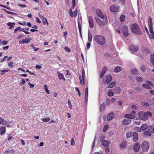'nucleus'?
Segmentation results:
<instances>
[{"instance_id":"nucleus-57","label":"nucleus","mask_w":154,"mask_h":154,"mask_svg":"<svg viewBox=\"0 0 154 154\" xmlns=\"http://www.w3.org/2000/svg\"><path fill=\"white\" fill-rule=\"evenodd\" d=\"M78 10L77 9H76L74 11V15L75 17H76L77 16Z\"/></svg>"},{"instance_id":"nucleus-2","label":"nucleus","mask_w":154,"mask_h":154,"mask_svg":"<svg viewBox=\"0 0 154 154\" xmlns=\"http://www.w3.org/2000/svg\"><path fill=\"white\" fill-rule=\"evenodd\" d=\"M94 39L95 42L100 45H104L106 43L105 37L101 35H96L94 36Z\"/></svg>"},{"instance_id":"nucleus-38","label":"nucleus","mask_w":154,"mask_h":154,"mask_svg":"<svg viewBox=\"0 0 154 154\" xmlns=\"http://www.w3.org/2000/svg\"><path fill=\"white\" fill-rule=\"evenodd\" d=\"M146 66L144 65H142L140 67V69L143 72H144L146 71Z\"/></svg>"},{"instance_id":"nucleus-59","label":"nucleus","mask_w":154,"mask_h":154,"mask_svg":"<svg viewBox=\"0 0 154 154\" xmlns=\"http://www.w3.org/2000/svg\"><path fill=\"white\" fill-rule=\"evenodd\" d=\"M105 151L106 152H109L110 151L109 148L107 147H105Z\"/></svg>"},{"instance_id":"nucleus-8","label":"nucleus","mask_w":154,"mask_h":154,"mask_svg":"<svg viewBox=\"0 0 154 154\" xmlns=\"http://www.w3.org/2000/svg\"><path fill=\"white\" fill-rule=\"evenodd\" d=\"M110 11L113 12H116L119 11V8L118 6L112 5L110 8Z\"/></svg>"},{"instance_id":"nucleus-43","label":"nucleus","mask_w":154,"mask_h":154,"mask_svg":"<svg viewBox=\"0 0 154 154\" xmlns=\"http://www.w3.org/2000/svg\"><path fill=\"white\" fill-rule=\"evenodd\" d=\"M108 125L107 124H106L105 125V126H104V127L103 128V132H106V131L108 129Z\"/></svg>"},{"instance_id":"nucleus-19","label":"nucleus","mask_w":154,"mask_h":154,"mask_svg":"<svg viewBox=\"0 0 154 154\" xmlns=\"http://www.w3.org/2000/svg\"><path fill=\"white\" fill-rule=\"evenodd\" d=\"M57 73L58 74V78L60 79H62L64 81L66 80V79L64 78V75L63 74L61 73L59 71H58Z\"/></svg>"},{"instance_id":"nucleus-9","label":"nucleus","mask_w":154,"mask_h":154,"mask_svg":"<svg viewBox=\"0 0 154 154\" xmlns=\"http://www.w3.org/2000/svg\"><path fill=\"white\" fill-rule=\"evenodd\" d=\"M129 49L132 52H137L138 49V47L135 45H131L129 47Z\"/></svg>"},{"instance_id":"nucleus-26","label":"nucleus","mask_w":154,"mask_h":154,"mask_svg":"<svg viewBox=\"0 0 154 154\" xmlns=\"http://www.w3.org/2000/svg\"><path fill=\"white\" fill-rule=\"evenodd\" d=\"M115 82H112L111 83L109 84L108 86V88H113L116 84Z\"/></svg>"},{"instance_id":"nucleus-10","label":"nucleus","mask_w":154,"mask_h":154,"mask_svg":"<svg viewBox=\"0 0 154 154\" xmlns=\"http://www.w3.org/2000/svg\"><path fill=\"white\" fill-rule=\"evenodd\" d=\"M140 147V143L138 142H136L134 145L133 148L134 151L135 152H137L139 151Z\"/></svg>"},{"instance_id":"nucleus-13","label":"nucleus","mask_w":154,"mask_h":154,"mask_svg":"<svg viewBox=\"0 0 154 154\" xmlns=\"http://www.w3.org/2000/svg\"><path fill=\"white\" fill-rule=\"evenodd\" d=\"M132 136L133 137V141L134 142L137 141L138 137V133L136 132H134L133 133Z\"/></svg>"},{"instance_id":"nucleus-42","label":"nucleus","mask_w":154,"mask_h":154,"mask_svg":"<svg viewBox=\"0 0 154 154\" xmlns=\"http://www.w3.org/2000/svg\"><path fill=\"white\" fill-rule=\"evenodd\" d=\"M42 20L43 23L44 25H45L46 24H47V25H48V23L46 18H45L44 19Z\"/></svg>"},{"instance_id":"nucleus-15","label":"nucleus","mask_w":154,"mask_h":154,"mask_svg":"<svg viewBox=\"0 0 154 154\" xmlns=\"http://www.w3.org/2000/svg\"><path fill=\"white\" fill-rule=\"evenodd\" d=\"M125 117L126 118L133 119L135 118L136 116L131 114H126L125 115Z\"/></svg>"},{"instance_id":"nucleus-16","label":"nucleus","mask_w":154,"mask_h":154,"mask_svg":"<svg viewBox=\"0 0 154 154\" xmlns=\"http://www.w3.org/2000/svg\"><path fill=\"white\" fill-rule=\"evenodd\" d=\"M115 93L119 94L121 92L122 90L119 87H116L113 89Z\"/></svg>"},{"instance_id":"nucleus-3","label":"nucleus","mask_w":154,"mask_h":154,"mask_svg":"<svg viewBox=\"0 0 154 154\" xmlns=\"http://www.w3.org/2000/svg\"><path fill=\"white\" fill-rule=\"evenodd\" d=\"M152 114L150 112L147 111L146 112L143 111H140L138 113L139 117L143 121H146L148 119L149 116H151Z\"/></svg>"},{"instance_id":"nucleus-17","label":"nucleus","mask_w":154,"mask_h":154,"mask_svg":"<svg viewBox=\"0 0 154 154\" xmlns=\"http://www.w3.org/2000/svg\"><path fill=\"white\" fill-rule=\"evenodd\" d=\"M151 133L149 131H145L143 132V136L145 137H148L151 135Z\"/></svg>"},{"instance_id":"nucleus-14","label":"nucleus","mask_w":154,"mask_h":154,"mask_svg":"<svg viewBox=\"0 0 154 154\" xmlns=\"http://www.w3.org/2000/svg\"><path fill=\"white\" fill-rule=\"evenodd\" d=\"M131 120L129 119H124L122 121V124L124 125H129L131 122Z\"/></svg>"},{"instance_id":"nucleus-51","label":"nucleus","mask_w":154,"mask_h":154,"mask_svg":"<svg viewBox=\"0 0 154 154\" xmlns=\"http://www.w3.org/2000/svg\"><path fill=\"white\" fill-rule=\"evenodd\" d=\"M35 20L36 22L38 23H41V21L40 20V19L39 18L37 17L35 18Z\"/></svg>"},{"instance_id":"nucleus-27","label":"nucleus","mask_w":154,"mask_h":154,"mask_svg":"<svg viewBox=\"0 0 154 154\" xmlns=\"http://www.w3.org/2000/svg\"><path fill=\"white\" fill-rule=\"evenodd\" d=\"M150 60L152 64L154 65V54L151 55Z\"/></svg>"},{"instance_id":"nucleus-31","label":"nucleus","mask_w":154,"mask_h":154,"mask_svg":"<svg viewBox=\"0 0 154 154\" xmlns=\"http://www.w3.org/2000/svg\"><path fill=\"white\" fill-rule=\"evenodd\" d=\"M148 128L146 124H143L141 127V128L142 131H144Z\"/></svg>"},{"instance_id":"nucleus-63","label":"nucleus","mask_w":154,"mask_h":154,"mask_svg":"<svg viewBox=\"0 0 154 154\" xmlns=\"http://www.w3.org/2000/svg\"><path fill=\"white\" fill-rule=\"evenodd\" d=\"M75 144L74 139V138H72L71 140V145H74Z\"/></svg>"},{"instance_id":"nucleus-34","label":"nucleus","mask_w":154,"mask_h":154,"mask_svg":"<svg viewBox=\"0 0 154 154\" xmlns=\"http://www.w3.org/2000/svg\"><path fill=\"white\" fill-rule=\"evenodd\" d=\"M141 103L142 105L144 106H149V104L148 103L145 102V101H142L141 102Z\"/></svg>"},{"instance_id":"nucleus-45","label":"nucleus","mask_w":154,"mask_h":154,"mask_svg":"<svg viewBox=\"0 0 154 154\" xmlns=\"http://www.w3.org/2000/svg\"><path fill=\"white\" fill-rule=\"evenodd\" d=\"M13 63L12 61L9 62L8 64V66L11 68H12L13 66Z\"/></svg>"},{"instance_id":"nucleus-30","label":"nucleus","mask_w":154,"mask_h":154,"mask_svg":"<svg viewBox=\"0 0 154 154\" xmlns=\"http://www.w3.org/2000/svg\"><path fill=\"white\" fill-rule=\"evenodd\" d=\"M105 104L104 103H103L100 106V111L101 110H103L105 108Z\"/></svg>"},{"instance_id":"nucleus-39","label":"nucleus","mask_w":154,"mask_h":154,"mask_svg":"<svg viewBox=\"0 0 154 154\" xmlns=\"http://www.w3.org/2000/svg\"><path fill=\"white\" fill-rule=\"evenodd\" d=\"M132 135V133L131 132H128L126 134V136L127 138H129L131 137Z\"/></svg>"},{"instance_id":"nucleus-58","label":"nucleus","mask_w":154,"mask_h":154,"mask_svg":"<svg viewBox=\"0 0 154 154\" xmlns=\"http://www.w3.org/2000/svg\"><path fill=\"white\" fill-rule=\"evenodd\" d=\"M105 72H103L101 71L100 72V78L102 79L103 76L105 74Z\"/></svg>"},{"instance_id":"nucleus-1","label":"nucleus","mask_w":154,"mask_h":154,"mask_svg":"<svg viewBox=\"0 0 154 154\" xmlns=\"http://www.w3.org/2000/svg\"><path fill=\"white\" fill-rule=\"evenodd\" d=\"M96 12L99 17L102 19H104L103 21H102L98 17H96L95 19L98 25L101 27L103 26L106 25L108 23L107 20L106 18L104 19V16L101 10L99 9H97L96 10Z\"/></svg>"},{"instance_id":"nucleus-46","label":"nucleus","mask_w":154,"mask_h":154,"mask_svg":"<svg viewBox=\"0 0 154 154\" xmlns=\"http://www.w3.org/2000/svg\"><path fill=\"white\" fill-rule=\"evenodd\" d=\"M149 32L151 34H153L154 33L153 30V27H149Z\"/></svg>"},{"instance_id":"nucleus-47","label":"nucleus","mask_w":154,"mask_h":154,"mask_svg":"<svg viewBox=\"0 0 154 154\" xmlns=\"http://www.w3.org/2000/svg\"><path fill=\"white\" fill-rule=\"evenodd\" d=\"M7 121H5L4 119H2V120L1 121V123L2 125H5L7 123Z\"/></svg>"},{"instance_id":"nucleus-21","label":"nucleus","mask_w":154,"mask_h":154,"mask_svg":"<svg viewBox=\"0 0 154 154\" xmlns=\"http://www.w3.org/2000/svg\"><path fill=\"white\" fill-rule=\"evenodd\" d=\"M107 94L109 97L113 96L114 95V93L112 92V89H109L107 92Z\"/></svg>"},{"instance_id":"nucleus-37","label":"nucleus","mask_w":154,"mask_h":154,"mask_svg":"<svg viewBox=\"0 0 154 154\" xmlns=\"http://www.w3.org/2000/svg\"><path fill=\"white\" fill-rule=\"evenodd\" d=\"M78 28L79 30V32L80 33V34L81 36H82V28H81V26L80 24L78 22Z\"/></svg>"},{"instance_id":"nucleus-6","label":"nucleus","mask_w":154,"mask_h":154,"mask_svg":"<svg viewBox=\"0 0 154 154\" xmlns=\"http://www.w3.org/2000/svg\"><path fill=\"white\" fill-rule=\"evenodd\" d=\"M122 32L123 34L125 37H126L128 35V29L127 26L125 25L123 26Z\"/></svg>"},{"instance_id":"nucleus-29","label":"nucleus","mask_w":154,"mask_h":154,"mask_svg":"<svg viewBox=\"0 0 154 154\" xmlns=\"http://www.w3.org/2000/svg\"><path fill=\"white\" fill-rule=\"evenodd\" d=\"M109 144V142L107 140H104L103 141L102 144L104 146H106L108 145Z\"/></svg>"},{"instance_id":"nucleus-32","label":"nucleus","mask_w":154,"mask_h":154,"mask_svg":"<svg viewBox=\"0 0 154 154\" xmlns=\"http://www.w3.org/2000/svg\"><path fill=\"white\" fill-rule=\"evenodd\" d=\"M9 71L8 69L1 70L0 71L2 72L1 74V75H3L5 74L6 72H8Z\"/></svg>"},{"instance_id":"nucleus-4","label":"nucleus","mask_w":154,"mask_h":154,"mask_svg":"<svg viewBox=\"0 0 154 154\" xmlns=\"http://www.w3.org/2000/svg\"><path fill=\"white\" fill-rule=\"evenodd\" d=\"M131 30L133 33L139 35H142V32L138 26L135 23L132 24L131 25Z\"/></svg>"},{"instance_id":"nucleus-36","label":"nucleus","mask_w":154,"mask_h":154,"mask_svg":"<svg viewBox=\"0 0 154 154\" xmlns=\"http://www.w3.org/2000/svg\"><path fill=\"white\" fill-rule=\"evenodd\" d=\"M145 88L148 89H151V87L148 85L146 84H143L142 85Z\"/></svg>"},{"instance_id":"nucleus-33","label":"nucleus","mask_w":154,"mask_h":154,"mask_svg":"<svg viewBox=\"0 0 154 154\" xmlns=\"http://www.w3.org/2000/svg\"><path fill=\"white\" fill-rule=\"evenodd\" d=\"M134 123L137 125H140L141 123V121L139 119H136L134 120Z\"/></svg>"},{"instance_id":"nucleus-64","label":"nucleus","mask_w":154,"mask_h":154,"mask_svg":"<svg viewBox=\"0 0 154 154\" xmlns=\"http://www.w3.org/2000/svg\"><path fill=\"white\" fill-rule=\"evenodd\" d=\"M64 49L68 52H70V49L67 47H65L64 48Z\"/></svg>"},{"instance_id":"nucleus-7","label":"nucleus","mask_w":154,"mask_h":154,"mask_svg":"<svg viewBox=\"0 0 154 154\" xmlns=\"http://www.w3.org/2000/svg\"><path fill=\"white\" fill-rule=\"evenodd\" d=\"M112 77L111 75H107L104 79L103 81L104 83H107V84L109 83L112 81Z\"/></svg>"},{"instance_id":"nucleus-56","label":"nucleus","mask_w":154,"mask_h":154,"mask_svg":"<svg viewBox=\"0 0 154 154\" xmlns=\"http://www.w3.org/2000/svg\"><path fill=\"white\" fill-rule=\"evenodd\" d=\"M88 85H87V87L85 90V95H88Z\"/></svg>"},{"instance_id":"nucleus-50","label":"nucleus","mask_w":154,"mask_h":154,"mask_svg":"<svg viewBox=\"0 0 154 154\" xmlns=\"http://www.w3.org/2000/svg\"><path fill=\"white\" fill-rule=\"evenodd\" d=\"M137 80L138 82H141L143 80L142 78L140 77H137Z\"/></svg>"},{"instance_id":"nucleus-11","label":"nucleus","mask_w":154,"mask_h":154,"mask_svg":"<svg viewBox=\"0 0 154 154\" xmlns=\"http://www.w3.org/2000/svg\"><path fill=\"white\" fill-rule=\"evenodd\" d=\"M88 22L89 26L90 28H93L94 27V25L93 20V18L91 16H89L88 17Z\"/></svg>"},{"instance_id":"nucleus-28","label":"nucleus","mask_w":154,"mask_h":154,"mask_svg":"<svg viewBox=\"0 0 154 154\" xmlns=\"http://www.w3.org/2000/svg\"><path fill=\"white\" fill-rule=\"evenodd\" d=\"M126 143L125 142H122L120 144V146L122 149H124L125 148L126 146Z\"/></svg>"},{"instance_id":"nucleus-20","label":"nucleus","mask_w":154,"mask_h":154,"mask_svg":"<svg viewBox=\"0 0 154 154\" xmlns=\"http://www.w3.org/2000/svg\"><path fill=\"white\" fill-rule=\"evenodd\" d=\"M148 24L149 27L153 26L152 19L151 17H149L148 18Z\"/></svg>"},{"instance_id":"nucleus-5","label":"nucleus","mask_w":154,"mask_h":154,"mask_svg":"<svg viewBox=\"0 0 154 154\" xmlns=\"http://www.w3.org/2000/svg\"><path fill=\"white\" fill-rule=\"evenodd\" d=\"M149 144L147 141H144L141 145V147L143 151L147 152L149 148Z\"/></svg>"},{"instance_id":"nucleus-48","label":"nucleus","mask_w":154,"mask_h":154,"mask_svg":"<svg viewBox=\"0 0 154 154\" xmlns=\"http://www.w3.org/2000/svg\"><path fill=\"white\" fill-rule=\"evenodd\" d=\"M50 120V118L49 117H48L43 119L42 120L44 122H47L49 121Z\"/></svg>"},{"instance_id":"nucleus-25","label":"nucleus","mask_w":154,"mask_h":154,"mask_svg":"<svg viewBox=\"0 0 154 154\" xmlns=\"http://www.w3.org/2000/svg\"><path fill=\"white\" fill-rule=\"evenodd\" d=\"M88 40L90 42H91L92 40V35L91 34V33L90 31L89 30L88 31Z\"/></svg>"},{"instance_id":"nucleus-49","label":"nucleus","mask_w":154,"mask_h":154,"mask_svg":"<svg viewBox=\"0 0 154 154\" xmlns=\"http://www.w3.org/2000/svg\"><path fill=\"white\" fill-rule=\"evenodd\" d=\"M104 56L105 57H110L109 54L108 53H105L104 54Z\"/></svg>"},{"instance_id":"nucleus-18","label":"nucleus","mask_w":154,"mask_h":154,"mask_svg":"<svg viewBox=\"0 0 154 154\" xmlns=\"http://www.w3.org/2000/svg\"><path fill=\"white\" fill-rule=\"evenodd\" d=\"M6 131V128L5 127L3 126H2L0 128V134L1 135H2Z\"/></svg>"},{"instance_id":"nucleus-12","label":"nucleus","mask_w":154,"mask_h":154,"mask_svg":"<svg viewBox=\"0 0 154 154\" xmlns=\"http://www.w3.org/2000/svg\"><path fill=\"white\" fill-rule=\"evenodd\" d=\"M114 117V114L112 112H110L107 115V119L108 121H110L113 119Z\"/></svg>"},{"instance_id":"nucleus-54","label":"nucleus","mask_w":154,"mask_h":154,"mask_svg":"<svg viewBox=\"0 0 154 154\" xmlns=\"http://www.w3.org/2000/svg\"><path fill=\"white\" fill-rule=\"evenodd\" d=\"M24 40L26 43H28L30 42V41L31 40V39H30V38H26Z\"/></svg>"},{"instance_id":"nucleus-60","label":"nucleus","mask_w":154,"mask_h":154,"mask_svg":"<svg viewBox=\"0 0 154 154\" xmlns=\"http://www.w3.org/2000/svg\"><path fill=\"white\" fill-rule=\"evenodd\" d=\"M136 130L137 131V132H141L142 130H141V128H140L139 127H136Z\"/></svg>"},{"instance_id":"nucleus-40","label":"nucleus","mask_w":154,"mask_h":154,"mask_svg":"<svg viewBox=\"0 0 154 154\" xmlns=\"http://www.w3.org/2000/svg\"><path fill=\"white\" fill-rule=\"evenodd\" d=\"M44 87L45 90L46 91V93L47 94H49L50 92L48 90V89L47 86L46 85H44Z\"/></svg>"},{"instance_id":"nucleus-23","label":"nucleus","mask_w":154,"mask_h":154,"mask_svg":"<svg viewBox=\"0 0 154 154\" xmlns=\"http://www.w3.org/2000/svg\"><path fill=\"white\" fill-rule=\"evenodd\" d=\"M15 24V23H14L9 22L7 23V25L9 27V29H12L14 27V25Z\"/></svg>"},{"instance_id":"nucleus-41","label":"nucleus","mask_w":154,"mask_h":154,"mask_svg":"<svg viewBox=\"0 0 154 154\" xmlns=\"http://www.w3.org/2000/svg\"><path fill=\"white\" fill-rule=\"evenodd\" d=\"M2 10L3 11H5L6 12H7V13H8V14H15V15L17 14H16L15 13H14V12H12L11 11H7L6 9H3Z\"/></svg>"},{"instance_id":"nucleus-44","label":"nucleus","mask_w":154,"mask_h":154,"mask_svg":"<svg viewBox=\"0 0 154 154\" xmlns=\"http://www.w3.org/2000/svg\"><path fill=\"white\" fill-rule=\"evenodd\" d=\"M131 72L134 74H137L138 73V71L136 69H134L132 70Z\"/></svg>"},{"instance_id":"nucleus-55","label":"nucleus","mask_w":154,"mask_h":154,"mask_svg":"<svg viewBox=\"0 0 154 154\" xmlns=\"http://www.w3.org/2000/svg\"><path fill=\"white\" fill-rule=\"evenodd\" d=\"M75 89L78 91V93L79 96V97H80V96H81V92H80V91L79 89V88H78L77 87H75Z\"/></svg>"},{"instance_id":"nucleus-22","label":"nucleus","mask_w":154,"mask_h":154,"mask_svg":"<svg viewBox=\"0 0 154 154\" xmlns=\"http://www.w3.org/2000/svg\"><path fill=\"white\" fill-rule=\"evenodd\" d=\"M122 70L121 68L119 66L116 67L114 70V72L116 73H118L121 71Z\"/></svg>"},{"instance_id":"nucleus-53","label":"nucleus","mask_w":154,"mask_h":154,"mask_svg":"<svg viewBox=\"0 0 154 154\" xmlns=\"http://www.w3.org/2000/svg\"><path fill=\"white\" fill-rule=\"evenodd\" d=\"M68 103H69V107L70 109H72V106L71 104V102L69 100H68Z\"/></svg>"},{"instance_id":"nucleus-62","label":"nucleus","mask_w":154,"mask_h":154,"mask_svg":"<svg viewBox=\"0 0 154 154\" xmlns=\"http://www.w3.org/2000/svg\"><path fill=\"white\" fill-rule=\"evenodd\" d=\"M22 79V82H21L20 83V85H23L26 83L24 79Z\"/></svg>"},{"instance_id":"nucleus-52","label":"nucleus","mask_w":154,"mask_h":154,"mask_svg":"<svg viewBox=\"0 0 154 154\" xmlns=\"http://www.w3.org/2000/svg\"><path fill=\"white\" fill-rule=\"evenodd\" d=\"M82 79L83 80V84H84V80H85V72H82Z\"/></svg>"},{"instance_id":"nucleus-61","label":"nucleus","mask_w":154,"mask_h":154,"mask_svg":"<svg viewBox=\"0 0 154 154\" xmlns=\"http://www.w3.org/2000/svg\"><path fill=\"white\" fill-rule=\"evenodd\" d=\"M88 95H85V102L87 103L88 101Z\"/></svg>"},{"instance_id":"nucleus-35","label":"nucleus","mask_w":154,"mask_h":154,"mask_svg":"<svg viewBox=\"0 0 154 154\" xmlns=\"http://www.w3.org/2000/svg\"><path fill=\"white\" fill-rule=\"evenodd\" d=\"M120 21L122 22H124L125 20V16L124 15H121L120 17Z\"/></svg>"},{"instance_id":"nucleus-24","label":"nucleus","mask_w":154,"mask_h":154,"mask_svg":"<svg viewBox=\"0 0 154 154\" xmlns=\"http://www.w3.org/2000/svg\"><path fill=\"white\" fill-rule=\"evenodd\" d=\"M148 129L152 133H154V127L153 126H149Z\"/></svg>"}]
</instances>
